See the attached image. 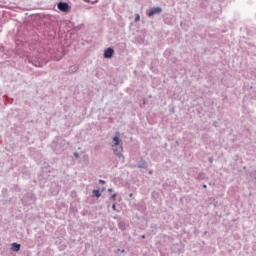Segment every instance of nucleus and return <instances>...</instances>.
<instances>
[{"instance_id": "obj_1", "label": "nucleus", "mask_w": 256, "mask_h": 256, "mask_svg": "<svg viewBox=\"0 0 256 256\" xmlns=\"http://www.w3.org/2000/svg\"><path fill=\"white\" fill-rule=\"evenodd\" d=\"M119 132L116 133L115 137L113 138V144H112V149L118 157H121V153H123V146H121L120 140H119Z\"/></svg>"}, {"instance_id": "obj_2", "label": "nucleus", "mask_w": 256, "mask_h": 256, "mask_svg": "<svg viewBox=\"0 0 256 256\" xmlns=\"http://www.w3.org/2000/svg\"><path fill=\"white\" fill-rule=\"evenodd\" d=\"M57 7L59 11H62V13H69V9H71V7L69 6V4H67V2H59Z\"/></svg>"}, {"instance_id": "obj_3", "label": "nucleus", "mask_w": 256, "mask_h": 256, "mask_svg": "<svg viewBox=\"0 0 256 256\" xmlns=\"http://www.w3.org/2000/svg\"><path fill=\"white\" fill-rule=\"evenodd\" d=\"M113 53H115L113 51V48H108L104 51V57L105 59H111V57H113Z\"/></svg>"}, {"instance_id": "obj_4", "label": "nucleus", "mask_w": 256, "mask_h": 256, "mask_svg": "<svg viewBox=\"0 0 256 256\" xmlns=\"http://www.w3.org/2000/svg\"><path fill=\"white\" fill-rule=\"evenodd\" d=\"M159 13H161V8H153L152 10H150V12H148V17H153V15H157Z\"/></svg>"}, {"instance_id": "obj_5", "label": "nucleus", "mask_w": 256, "mask_h": 256, "mask_svg": "<svg viewBox=\"0 0 256 256\" xmlns=\"http://www.w3.org/2000/svg\"><path fill=\"white\" fill-rule=\"evenodd\" d=\"M21 249V245L17 243H12V251H19Z\"/></svg>"}, {"instance_id": "obj_6", "label": "nucleus", "mask_w": 256, "mask_h": 256, "mask_svg": "<svg viewBox=\"0 0 256 256\" xmlns=\"http://www.w3.org/2000/svg\"><path fill=\"white\" fill-rule=\"evenodd\" d=\"M93 195L95 197H101V192H99V190H93Z\"/></svg>"}, {"instance_id": "obj_7", "label": "nucleus", "mask_w": 256, "mask_h": 256, "mask_svg": "<svg viewBox=\"0 0 256 256\" xmlns=\"http://www.w3.org/2000/svg\"><path fill=\"white\" fill-rule=\"evenodd\" d=\"M119 227L120 229H122V231L125 229V224H123V222H120L119 223Z\"/></svg>"}, {"instance_id": "obj_8", "label": "nucleus", "mask_w": 256, "mask_h": 256, "mask_svg": "<svg viewBox=\"0 0 256 256\" xmlns=\"http://www.w3.org/2000/svg\"><path fill=\"white\" fill-rule=\"evenodd\" d=\"M140 19H141V16H139V14H136L135 21H139Z\"/></svg>"}, {"instance_id": "obj_9", "label": "nucleus", "mask_w": 256, "mask_h": 256, "mask_svg": "<svg viewBox=\"0 0 256 256\" xmlns=\"http://www.w3.org/2000/svg\"><path fill=\"white\" fill-rule=\"evenodd\" d=\"M113 211H117V206L115 204L112 205Z\"/></svg>"}, {"instance_id": "obj_10", "label": "nucleus", "mask_w": 256, "mask_h": 256, "mask_svg": "<svg viewBox=\"0 0 256 256\" xmlns=\"http://www.w3.org/2000/svg\"><path fill=\"white\" fill-rule=\"evenodd\" d=\"M115 197H117V194H113L110 199H115Z\"/></svg>"}, {"instance_id": "obj_11", "label": "nucleus", "mask_w": 256, "mask_h": 256, "mask_svg": "<svg viewBox=\"0 0 256 256\" xmlns=\"http://www.w3.org/2000/svg\"><path fill=\"white\" fill-rule=\"evenodd\" d=\"M100 183H105V181H103V180H100Z\"/></svg>"}, {"instance_id": "obj_12", "label": "nucleus", "mask_w": 256, "mask_h": 256, "mask_svg": "<svg viewBox=\"0 0 256 256\" xmlns=\"http://www.w3.org/2000/svg\"><path fill=\"white\" fill-rule=\"evenodd\" d=\"M108 191L111 193V191H113L112 189H108Z\"/></svg>"}, {"instance_id": "obj_13", "label": "nucleus", "mask_w": 256, "mask_h": 256, "mask_svg": "<svg viewBox=\"0 0 256 256\" xmlns=\"http://www.w3.org/2000/svg\"><path fill=\"white\" fill-rule=\"evenodd\" d=\"M74 155H75V157H78L77 153H75Z\"/></svg>"}]
</instances>
